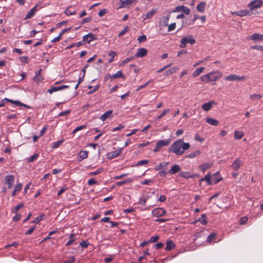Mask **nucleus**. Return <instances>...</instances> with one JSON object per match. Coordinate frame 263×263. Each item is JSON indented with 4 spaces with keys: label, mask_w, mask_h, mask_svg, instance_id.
Segmentation results:
<instances>
[{
    "label": "nucleus",
    "mask_w": 263,
    "mask_h": 263,
    "mask_svg": "<svg viewBox=\"0 0 263 263\" xmlns=\"http://www.w3.org/2000/svg\"><path fill=\"white\" fill-rule=\"evenodd\" d=\"M181 142L182 139H179L175 142L168 148L169 152H172L176 155L180 156L183 154V150L181 149Z\"/></svg>",
    "instance_id": "obj_1"
},
{
    "label": "nucleus",
    "mask_w": 263,
    "mask_h": 263,
    "mask_svg": "<svg viewBox=\"0 0 263 263\" xmlns=\"http://www.w3.org/2000/svg\"><path fill=\"white\" fill-rule=\"evenodd\" d=\"M97 40V37L95 34L89 33L83 37V40L82 41L76 43L75 46L76 47H80V46L83 45L85 43L89 44L91 42Z\"/></svg>",
    "instance_id": "obj_2"
},
{
    "label": "nucleus",
    "mask_w": 263,
    "mask_h": 263,
    "mask_svg": "<svg viewBox=\"0 0 263 263\" xmlns=\"http://www.w3.org/2000/svg\"><path fill=\"white\" fill-rule=\"evenodd\" d=\"M170 139H164L158 141L155 145V147L154 149V152L156 153L158 152L161 147L164 146L168 145L170 143Z\"/></svg>",
    "instance_id": "obj_3"
},
{
    "label": "nucleus",
    "mask_w": 263,
    "mask_h": 263,
    "mask_svg": "<svg viewBox=\"0 0 263 263\" xmlns=\"http://www.w3.org/2000/svg\"><path fill=\"white\" fill-rule=\"evenodd\" d=\"M246 79L245 76H238L236 74H233L227 76L224 79L226 81H243Z\"/></svg>",
    "instance_id": "obj_4"
},
{
    "label": "nucleus",
    "mask_w": 263,
    "mask_h": 263,
    "mask_svg": "<svg viewBox=\"0 0 263 263\" xmlns=\"http://www.w3.org/2000/svg\"><path fill=\"white\" fill-rule=\"evenodd\" d=\"M165 213V210L161 208H156L154 209L152 212V215L156 217L162 216L164 215Z\"/></svg>",
    "instance_id": "obj_5"
},
{
    "label": "nucleus",
    "mask_w": 263,
    "mask_h": 263,
    "mask_svg": "<svg viewBox=\"0 0 263 263\" xmlns=\"http://www.w3.org/2000/svg\"><path fill=\"white\" fill-rule=\"evenodd\" d=\"M263 2L261 0H254L251 2L249 5L248 7L250 8V10L258 8L262 6Z\"/></svg>",
    "instance_id": "obj_6"
},
{
    "label": "nucleus",
    "mask_w": 263,
    "mask_h": 263,
    "mask_svg": "<svg viewBox=\"0 0 263 263\" xmlns=\"http://www.w3.org/2000/svg\"><path fill=\"white\" fill-rule=\"evenodd\" d=\"M183 12L185 14L189 15L190 13V9L184 6H177L174 10V12Z\"/></svg>",
    "instance_id": "obj_7"
},
{
    "label": "nucleus",
    "mask_w": 263,
    "mask_h": 263,
    "mask_svg": "<svg viewBox=\"0 0 263 263\" xmlns=\"http://www.w3.org/2000/svg\"><path fill=\"white\" fill-rule=\"evenodd\" d=\"M242 161L239 158L236 159L231 164V167L234 170L237 171L242 165Z\"/></svg>",
    "instance_id": "obj_8"
},
{
    "label": "nucleus",
    "mask_w": 263,
    "mask_h": 263,
    "mask_svg": "<svg viewBox=\"0 0 263 263\" xmlns=\"http://www.w3.org/2000/svg\"><path fill=\"white\" fill-rule=\"evenodd\" d=\"M5 183L8 185L9 189L11 188L14 182V177L13 175H7L5 177Z\"/></svg>",
    "instance_id": "obj_9"
},
{
    "label": "nucleus",
    "mask_w": 263,
    "mask_h": 263,
    "mask_svg": "<svg viewBox=\"0 0 263 263\" xmlns=\"http://www.w3.org/2000/svg\"><path fill=\"white\" fill-rule=\"evenodd\" d=\"M232 14L239 16H244L246 15H251L252 14V13L250 10H243L234 12Z\"/></svg>",
    "instance_id": "obj_10"
},
{
    "label": "nucleus",
    "mask_w": 263,
    "mask_h": 263,
    "mask_svg": "<svg viewBox=\"0 0 263 263\" xmlns=\"http://www.w3.org/2000/svg\"><path fill=\"white\" fill-rule=\"evenodd\" d=\"M147 51L145 48H139L137 52L135 54L136 58H143L147 54Z\"/></svg>",
    "instance_id": "obj_11"
},
{
    "label": "nucleus",
    "mask_w": 263,
    "mask_h": 263,
    "mask_svg": "<svg viewBox=\"0 0 263 263\" xmlns=\"http://www.w3.org/2000/svg\"><path fill=\"white\" fill-rule=\"evenodd\" d=\"M195 40L192 37L191 35H188L186 36H184L182 38V43H190L191 45H193L195 43Z\"/></svg>",
    "instance_id": "obj_12"
},
{
    "label": "nucleus",
    "mask_w": 263,
    "mask_h": 263,
    "mask_svg": "<svg viewBox=\"0 0 263 263\" xmlns=\"http://www.w3.org/2000/svg\"><path fill=\"white\" fill-rule=\"evenodd\" d=\"M67 85H62L58 87L52 86L48 90V92L50 93H52L53 92L57 91L59 90H62L65 88H68Z\"/></svg>",
    "instance_id": "obj_13"
},
{
    "label": "nucleus",
    "mask_w": 263,
    "mask_h": 263,
    "mask_svg": "<svg viewBox=\"0 0 263 263\" xmlns=\"http://www.w3.org/2000/svg\"><path fill=\"white\" fill-rule=\"evenodd\" d=\"M249 40H252L253 41H262L263 40V34H260L259 33H254L252 35L248 37Z\"/></svg>",
    "instance_id": "obj_14"
},
{
    "label": "nucleus",
    "mask_w": 263,
    "mask_h": 263,
    "mask_svg": "<svg viewBox=\"0 0 263 263\" xmlns=\"http://www.w3.org/2000/svg\"><path fill=\"white\" fill-rule=\"evenodd\" d=\"M38 7H39V6L36 5L35 7H34L33 8H32L28 12V13L26 15V17H25V19L26 20V19L30 18L32 17H33V15H34V14L35 13V12L38 10Z\"/></svg>",
    "instance_id": "obj_15"
},
{
    "label": "nucleus",
    "mask_w": 263,
    "mask_h": 263,
    "mask_svg": "<svg viewBox=\"0 0 263 263\" xmlns=\"http://www.w3.org/2000/svg\"><path fill=\"white\" fill-rule=\"evenodd\" d=\"M179 176L182 177V178L187 179V178H193L198 177V175H197V174L191 175L189 172H182L180 173V174L179 175Z\"/></svg>",
    "instance_id": "obj_16"
},
{
    "label": "nucleus",
    "mask_w": 263,
    "mask_h": 263,
    "mask_svg": "<svg viewBox=\"0 0 263 263\" xmlns=\"http://www.w3.org/2000/svg\"><path fill=\"white\" fill-rule=\"evenodd\" d=\"M211 179L212 181V184H216L218 183L219 181H220L222 179V178L220 176V174L218 172H217L216 173H215L213 175Z\"/></svg>",
    "instance_id": "obj_17"
},
{
    "label": "nucleus",
    "mask_w": 263,
    "mask_h": 263,
    "mask_svg": "<svg viewBox=\"0 0 263 263\" xmlns=\"http://www.w3.org/2000/svg\"><path fill=\"white\" fill-rule=\"evenodd\" d=\"M121 152H122V149L119 148L117 150H116L112 152L109 153L108 154V158H109L110 159L116 158V157H118L121 154Z\"/></svg>",
    "instance_id": "obj_18"
},
{
    "label": "nucleus",
    "mask_w": 263,
    "mask_h": 263,
    "mask_svg": "<svg viewBox=\"0 0 263 263\" xmlns=\"http://www.w3.org/2000/svg\"><path fill=\"white\" fill-rule=\"evenodd\" d=\"M181 168L180 166L178 164L174 165L172 168L168 171V173L174 175L179 172Z\"/></svg>",
    "instance_id": "obj_19"
},
{
    "label": "nucleus",
    "mask_w": 263,
    "mask_h": 263,
    "mask_svg": "<svg viewBox=\"0 0 263 263\" xmlns=\"http://www.w3.org/2000/svg\"><path fill=\"white\" fill-rule=\"evenodd\" d=\"M112 112V110H108L100 117V119L102 121H105L107 119L111 117Z\"/></svg>",
    "instance_id": "obj_20"
},
{
    "label": "nucleus",
    "mask_w": 263,
    "mask_h": 263,
    "mask_svg": "<svg viewBox=\"0 0 263 263\" xmlns=\"http://www.w3.org/2000/svg\"><path fill=\"white\" fill-rule=\"evenodd\" d=\"M166 246L165 248V250L166 251H170L173 248H175V245L173 242V241L171 240H167L166 242Z\"/></svg>",
    "instance_id": "obj_21"
},
{
    "label": "nucleus",
    "mask_w": 263,
    "mask_h": 263,
    "mask_svg": "<svg viewBox=\"0 0 263 263\" xmlns=\"http://www.w3.org/2000/svg\"><path fill=\"white\" fill-rule=\"evenodd\" d=\"M206 3L204 2H200L196 7L197 11L200 12H203L205 10Z\"/></svg>",
    "instance_id": "obj_22"
},
{
    "label": "nucleus",
    "mask_w": 263,
    "mask_h": 263,
    "mask_svg": "<svg viewBox=\"0 0 263 263\" xmlns=\"http://www.w3.org/2000/svg\"><path fill=\"white\" fill-rule=\"evenodd\" d=\"M214 102H209L205 103H204L202 105V108L206 111H208L210 110L212 106V104H214Z\"/></svg>",
    "instance_id": "obj_23"
},
{
    "label": "nucleus",
    "mask_w": 263,
    "mask_h": 263,
    "mask_svg": "<svg viewBox=\"0 0 263 263\" xmlns=\"http://www.w3.org/2000/svg\"><path fill=\"white\" fill-rule=\"evenodd\" d=\"M8 102H10L12 104H14L17 106H24L25 107H26L27 108H30V107L29 106L26 105V104L20 102L19 101H14L12 100L9 99Z\"/></svg>",
    "instance_id": "obj_24"
},
{
    "label": "nucleus",
    "mask_w": 263,
    "mask_h": 263,
    "mask_svg": "<svg viewBox=\"0 0 263 263\" xmlns=\"http://www.w3.org/2000/svg\"><path fill=\"white\" fill-rule=\"evenodd\" d=\"M198 221L200 222L204 226L206 225L208 223V220L206 215L205 214H202L200 218H199L197 220L195 221V222Z\"/></svg>",
    "instance_id": "obj_25"
},
{
    "label": "nucleus",
    "mask_w": 263,
    "mask_h": 263,
    "mask_svg": "<svg viewBox=\"0 0 263 263\" xmlns=\"http://www.w3.org/2000/svg\"><path fill=\"white\" fill-rule=\"evenodd\" d=\"M121 6L118 8H125L128 6V5H131L133 3L132 0H121Z\"/></svg>",
    "instance_id": "obj_26"
},
{
    "label": "nucleus",
    "mask_w": 263,
    "mask_h": 263,
    "mask_svg": "<svg viewBox=\"0 0 263 263\" xmlns=\"http://www.w3.org/2000/svg\"><path fill=\"white\" fill-rule=\"evenodd\" d=\"M206 122L214 126L218 125L219 122L218 120L211 118H207L206 119Z\"/></svg>",
    "instance_id": "obj_27"
},
{
    "label": "nucleus",
    "mask_w": 263,
    "mask_h": 263,
    "mask_svg": "<svg viewBox=\"0 0 263 263\" xmlns=\"http://www.w3.org/2000/svg\"><path fill=\"white\" fill-rule=\"evenodd\" d=\"M65 13L67 15H71L75 14L76 11L73 8L69 7L65 10Z\"/></svg>",
    "instance_id": "obj_28"
},
{
    "label": "nucleus",
    "mask_w": 263,
    "mask_h": 263,
    "mask_svg": "<svg viewBox=\"0 0 263 263\" xmlns=\"http://www.w3.org/2000/svg\"><path fill=\"white\" fill-rule=\"evenodd\" d=\"M108 76L109 77L110 79H117L119 78H124L123 76L122 73L121 71H118L117 73L115 74H114L112 75H110L109 73H108Z\"/></svg>",
    "instance_id": "obj_29"
},
{
    "label": "nucleus",
    "mask_w": 263,
    "mask_h": 263,
    "mask_svg": "<svg viewBox=\"0 0 263 263\" xmlns=\"http://www.w3.org/2000/svg\"><path fill=\"white\" fill-rule=\"evenodd\" d=\"M210 174H207L205 177L200 180V181H205L207 182L208 185L212 184V179H211Z\"/></svg>",
    "instance_id": "obj_30"
},
{
    "label": "nucleus",
    "mask_w": 263,
    "mask_h": 263,
    "mask_svg": "<svg viewBox=\"0 0 263 263\" xmlns=\"http://www.w3.org/2000/svg\"><path fill=\"white\" fill-rule=\"evenodd\" d=\"M212 165L210 163H205L199 165V168H200L203 172H204L207 169L210 168Z\"/></svg>",
    "instance_id": "obj_31"
},
{
    "label": "nucleus",
    "mask_w": 263,
    "mask_h": 263,
    "mask_svg": "<svg viewBox=\"0 0 263 263\" xmlns=\"http://www.w3.org/2000/svg\"><path fill=\"white\" fill-rule=\"evenodd\" d=\"M204 67H200L199 68H197L193 72V76L194 77H196L199 76L204 70Z\"/></svg>",
    "instance_id": "obj_32"
},
{
    "label": "nucleus",
    "mask_w": 263,
    "mask_h": 263,
    "mask_svg": "<svg viewBox=\"0 0 263 263\" xmlns=\"http://www.w3.org/2000/svg\"><path fill=\"white\" fill-rule=\"evenodd\" d=\"M216 234L215 233L210 234L207 237L206 241L210 243L212 242L216 239Z\"/></svg>",
    "instance_id": "obj_33"
},
{
    "label": "nucleus",
    "mask_w": 263,
    "mask_h": 263,
    "mask_svg": "<svg viewBox=\"0 0 263 263\" xmlns=\"http://www.w3.org/2000/svg\"><path fill=\"white\" fill-rule=\"evenodd\" d=\"M181 149L183 150V152L184 151L188 149L190 147V144L189 143H184L183 140L182 139V142H181Z\"/></svg>",
    "instance_id": "obj_34"
},
{
    "label": "nucleus",
    "mask_w": 263,
    "mask_h": 263,
    "mask_svg": "<svg viewBox=\"0 0 263 263\" xmlns=\"http://www.w3.org/2000/svg\"><path fill=\"white\" fill-rule=\"evenodd\" d=\"M199 154H200V151L199 150L196 151L190 154L187 156H186V158H193L195 157L196 156L199 155Z\"/></svg>",
    "instance_id": "obj_35"
},
{
    "label": "nucleus",
    "mask_w": 263,
    "mask_h": 263,
    "mask_svg": "<svg viewBox=\"0 0 263 263\" xmlns=\"http://www.w3.org/2000/svg\"><path fill=\"white\" fill-rule=\"evenodd\" d=\"M243 136L244 134L240 131H236L234 134V137L236 139H241Z\"/></svg>",
    "instance_id": "obj_36"
},
{
    "label": "nucleus",
    "mask_w": 263,
    "mask_h": 263,
    "mask_svg": "<svg viewBox=\"0 0 263 263\" xmlns=\"http://www.w3.org/2000/svg\"><path fill=\"white\" fill-rule=\"evenodd\" d=\"M79 156L81 158V159H84L88 157V152L85 151H80L79 153Z\"/></svg>",
    "instance_id": "obj_37"
},
{
    "label": "nucleus",
    "mask_w": 263,
    "mask_h": 263,
    "mask_svg": "<svg viewBox=\"0 0 263 263\" xmlns=\"http://www.w3.org/2000/svg\"><path fill=\"white\" fill-rule=\"evenodd\" d=\"M23 206H24V204L23 203H20V204L17 205L16 206H15V207H14L12 209L11 212L13 213H16L17 211L19 210L22 207H23Z\"/></svg>",
    "instance_id": "obj_38"
},
{
    "label": "nucleus",
    "mask_w": 263,
    "mask_h": 263,
    "mask_svg": "<svg viewBox=\"0 0 263 263\" xmlns=\"http://www.w3.org/2000/svg\"><path fill=\"white\" fill-rule=\"evenodd\" d=\"M178 68L177 67H173L169 70H167L165 71V74L167 76H170L172 74V73H175L177 70Z\"/></svg>",
    "instance_id": "obj_39"
},
{
    "label": "nucleus",
    "mask_w": 263,
    "mask_h": 263,
    "mask_svg": "<svg viewBox=\"0 0 263 263\" xmlns=\"http://www.w3.org/2000/svg\"><path fill=\"white\" fill-rule=\"evenodd\" d=\"M42 71V69H40L36 73L35 76L34 78V80L36 81H41L43 80L42 78H41L39 76H40Z\"/></svg>",
    "instance_id": "obj_40"
},
{
    "label": "nucleus",
    "mask_w": 263,
    "mask_h": 263,
    "mask_svg": "<svg viewBox=\"0 0 263 263\" xmlns=\"http://www.w3.org/2000/svg\"><path fill=\"white\" fill-rule=\"evenodd\" d=\"M156 11L155 10H152L149 12H148L146 15V17L145 19H149L153 17L154 14L156 13Z\"/></svg>",
    "instance_id": "obj_41"
},
{
    "label": "nucleus",
    "mask_w": 263,
    "mask_h": 263,
    "mask_svg": "<svg viewBox=\"0 0 263 263\" xmlns=\"http://www.w3.org/2000/svg\"><path fill=\"white\" fill-rule=\"evenodd\" d=\"M209 76V80H210V81L211 82H213V81H216L218 79V78L216 77L214 74L213 73L211 72V73H210L209 74H208Z\"/></svg>",
    "instance_id": "obj_42"
},
{
    "label": "nucleus",
    "mask_w": 263,
    "mask_h": 263,
    "mask_svg": "<svg viewBox=\"0 0 263 263\" xmlns=\"http://www.w3.org/2000/svg\"><path fill=\"white\" fill-rule=\"evenodd\" d=\"M248 220V218L247 217H246V216L242 217L240 218L239 221V223L240 225L245 224L247 223Z\"/></svg>",
    "instance_id": "obj_43"
},
{
    "label": "nucleus",
    "mask_w": 263,
    "mask_h": 263,
    "mask_svg": "<svg viewBox=\"0 0 263 263\" xmlns=\"http://www.w3.org/2000/svg\"><path fill=\"white\" fill-rule=\"evenodd\" d=\"M38 157H39V154H34L28 158L27 162H33L35 160H36L38 158Z\"/></svg>",
    "instance_id": "obj_44"
},
{
    "label": "nucleus",
    "mask_w": 263,
    "mask_h": 263,
    "mask_svg": "<svg viewBox=\"0 0 263 263\" xmlns=\"http://www.w3.org/2000/svg\"><path fill=\"white\" fill-rule=\"evenodd\" d=\"M74 235H75L74 234H71L70 235V237H69L70 240L67 242V243L66 244V246H69L71 245L73 242V241H74V239L73 238V237Z\"/></svg>",
    "instance_id": "obj_45"
},
{
    "label": "nucleus",
    "mask_w": 263,
    "mask_h": 263,
    "mask_svg": "<svg viewBox=\"0 0 263 263\" xmlns=\"http://www.w3.org/2000/svg\"><path fill=\"white\" fill-rule=\"evenodd\" d=\"M86 126L85 125H82L79 126L73 130V132H72V134H74L77 132L83 129H84L85 128H86Z\"/></svg>",
    "instance_id": "obj_46"
},
{
    "label": "nucleus",
    "mask_w": 263,
    "mask_h": 263,
    "mask_svg": "<svg viewBox=\"0 0 263 263\" xmlns=\"http://www.w3.org/2000/svg\"><path fill=\"white\" fill-rule=\"evenodd\" d=\"M102 171H103V168L98 169L97 170H96L95 172H90L89 174V176H95V175H98L100 173H101Z\"/></svg>",
    "instance_id": "obj_47"
},
{
    "label": "nucleus",
    "mask_w": 263,
    "mask_h": 263,
    "mask_svg": "<svg viewBox=\"0 0 263 263\" xmlns=\"http://www.w3.org/2000/svg\"><path fill=\"white\" fill-rule=\"evenodd\" d=\"M129 27L126 26L124 28V29L121 31L118 34V36L119 37H121L122 36V35H123L125 33H126L127 32H128L129 31Z\"/></svg>",
    "instance_id": "obj_48"
},
{
    "label": "nucleus",
    "mask_w": 263,
    "mask_h": 263,
    "mask_svg": "<svg viewBox=\"0 0 263 263\" xmlns=\"http://www.w3.org/2000/svg\"><path fill=\"white\" fill-rule=\"evenodd\" d=\"M63 142H64L63 140H59V141L54 142L52 147L53 148L59 147L63 143Z\"/></svg>",
    "instance_id": "obj_49"
},
{
    "label": "nucleus",
    "mask_w": 263,
    "mask_h": 263,
    "mask_svg": "<svg viewBox=\"0 0 263 263\" xmlns=\"http://www.w3.org/2000/svg\"><path fill=\"white\" fill-rule=\"evenodd\" d=\"M209 76L208 74L204 76H202L200 77V79L203 82H210Z\"/></svg>",
    "instance_id": "obj_50"
},
{
    "label": "nucleus",
    "mask_w": 263,
    "mask_h": 263,
    "mask_svg": "<svg viewBox=\"0 0 263 263\" xmlns=\"http://www.w3.org/2000/svg\"><path fill=\"white\" fill-rule=\"evenodd\" d=\"M261 96L257 94L251 95L250 96V99L252 100H259L261 98Z\"/></svg>",
    "instance_id": "obj_51"
},
{
    "label": "nucleus",
    "mask_w": 263,
    "mask_h": 263,
    "mask_svg": "<svg viewBox=\"0 0 263 263\" xmlns=\"http://www.w3.org/2000/svg\"><path fill=\"white\" fill-rule=\"evenodd\" d=\"M153 82V80H150L149 81H148L147 82H146V83H145L144 84L142 85H141L137 89V91H139L140 90H141V89L145 87L148 84L152 83Z\"/></svg>",
    "instance_id": "obj_52"
},
{
    "label": "nucleus",
    "mask_w": 263,
    "mask_h": 263,
    "mask_svg": "<svg viewBox=\"0 0 263 263\" xmlns=\"http://www.w3.org/2000/svg\"><path fill=\"white\" fill-rule=\"evenodd\" d=\"M170 112L169 109L164 110L157 117L158 120H160L162 117L165 116L167 113Z\"/></svg>",
    "instance_id": "obj_53"
},
{
    "label": "nucleus",
    "mask_w": 263,
    "mask_h": 263,
    "mask_svg": "<svg viewBox=\"0 0 263 263\" xmlns=\"http://www.w3.org/2000/svg\"><path fill=\"white\" fill-rule=\"evenodd\" d=\"M35 229V226L31 227L30 229H29L27 231L25 232V235H27L31 234Z\"/></svg>",
    "instance_id": "obj_54"
},
{
    "label": "nucleus",
    "mask_w": 263,
    "mask_h": 263,
    "mask_svg": "<svg viewBox=\"0 0 263 263\" xmlns=\"http://www.w3.org/2000/svg\"><path fill=\"white\" fill-rule=\"evenodd\" d=\"M134 59V58L133 57H130V58H126L125 59V60H124L122 62H121V65H124L127 63H128L129 62H130V61H132V60H133Z\"/></svg>",
    "instance_id": "obj_55"
},
{
    "label": "nucleus",
    "mask_w": 263,
    "mask_h": 263,
    "mask_svg": "<svg viewBox=\"0 0 263 263\" xmlns=\"http://www.w3.org/2000/svg\"><path fill=\"white\" fill-rule=\"evenodd\" d=\"M89 245V242H88L87 241H83L80 243V246L83 248H87L88 245Z\"/></svg>",
    "instance_id": "obj_56"
},
{
    "label": "nucleus",
    "mask_w": 263,
    "mask_h": 263,
    "mask_svg": "<svg viewBox=\"0 0 263 263\" xmlns=\"http://www.w3.org/2000/svg\"><path fill=\"white\" fill-rule=\"evenodd\" d=\"M159 239V236L157 235L151 237L149 240V242H155Z\"/></svg>",
    "instance_id": "obj_57"
},
{
    "label": "nucleus",
    "mask_w": 263,
    "mask_h": 263,
    "mask_svg": "<svg viewBox=\"0 0 263 263\" xmlns=\"http://www.w3.org/2000/svg\"><path fill=\"white\" fill-rule=\"evenodd\" d=\"M75 260L74 256L70 257L68 259L64 261V263H73Z\"/></svg>",
    "instance_id": "obj_58"
},
{
    "label": "nucleus",
    "mask_w": 263,
    "mask_h": 263,
    "mask_svg": "<svg viewBox=\"0 0 263 263\" xmlns=\"http://www.w3.org/2000/svg\"><path fill=\"white\" fill-rule=\"evenodd\" d=\"M251 48L252 49H257V50L263 51V46H261V45H254L253 46L251 47Z\"/></svg>",
    "instance_id": "obj_59"
},
{
    "label": "nucleus",
    "mask_w": 263,
    "mask_h": 263,
    "mask_svg": "<svg viewBox=\"0 0 263 263\" xmlns=\"http://www.w3.org/2000/svg\"><path fill=\"white\" fill-rule=\"evenodd\" d=\"M146 40V36L145 35H142L139 36L138 38V41L140 43L144 42Z\"/></svg>",
    "instance_id": "obj_60"
},
{
    "label": "nucleus",
    "mask_w": 263,
    "mask_h": 263,
    "mask_svg": "<svg viewBox=\"0 0 263 263\" xmlns=\"http://www.w3.org/2000/svg\"><path fill=\"white\" fill-rule=\"evenodd\" d=\"M97 181L94 179V178H91L88 180V184L89 185H92L95 184H97Z\"/></svg>",
    "instance_id": "obj_61"
},
{
    "label": "nucleus",
    "mask_w": 263,
    "mask_h": 263,
    "mask_svg": "<svg viewBox=\"0 0 263 263\" xmlns=\"http://www.w3.org/2000/svg\"><path fill=\"white\" fill-rule=\"evenodd\" d=\"M164 244L162 242H159L154 245V248L156 249H159L163 247Z\"/></svg>",
    "instance_id": "obj_62"
},
{
    "label": "nucleus",
    "mask_w": 263,
    "mask_h": 263,
    "mask_svg": "<svg viewBox=\"0 0 263 263\" xmlns=\"http://www.w3.org/2000/svg\"><path fill=\"white\" fill-rule=\"evenodd\" d=\"M148 160H142L138 162L137 164V166L142 165L148 163Z\"/></svg>",
    "instance_id": "obj_63"
},
{
    "label": "nucleus",
    "mask_w": 263,
    "mask_h": 263,
    "mask_svg": "<svg viewBox=\"0 0 263 263\" xmlns=\"http://www.w3.org/2000/svg\"><path fill=\"white\" fill-rule=\"evenodd\" d=\"M22 186H23V185L21 183H18V184L15 185L14 190L16 192H18L20 190H21Z\"/></svg>",
    "instance_id": "obj_64"
}]
</instances>
